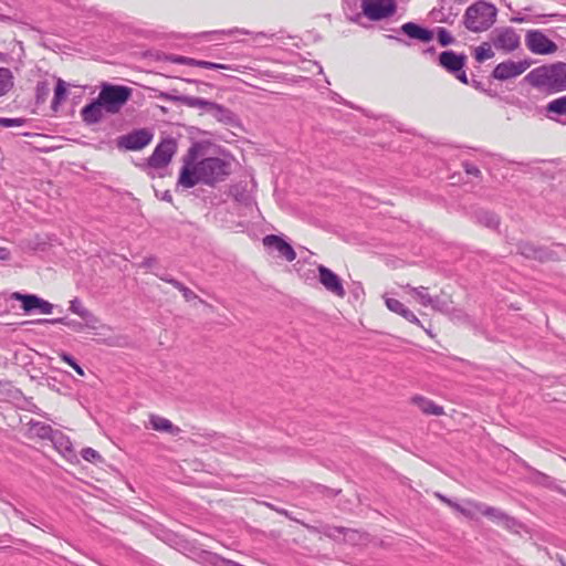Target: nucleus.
Listing matches in <instances>:
<instances>
[{"instance_id": "nucleus-18", "label": "nucleus", "mask_w": 566, "mask_h": 566, "mask_svg": "<svg viewBox=\"0 0 566 566\" xmlns=\"http://www.w3.org/2000/svg\"><path fill=\"white\" fill-rule=\"evenodd\" d=\"M474 507L484 516L490 517L499 524H503L507 528H513L516 525V521L514 518L507 516L503 511L496 507L483 504H474Z\"/></svg>"}, {"instance_id": "nucleus-7", "label": "nucleus", "mask_w": 566, "mask_h": 566, "mask_svg": "<svg viewBox=\"0 0 566 566\" xmlns=\"http://www.w3.org/2000/svg\"><path fill=\"white\" fill-rule=\"evenodd\" d=\"M154 134L147 128L134 129L117 138V147L126 150H140L151 143Z\"/></svg>"}, {"instance_id": "nucleus-23", "label": "nucleus", "mask_w": 566, "mask_h": 566, "mask_svg": "<svg viewBox=\"0 0 566 566\" xmlns=\"http://www.w3.org/2000/svg\"><path fill=\"white\" fill-rule=\"evenodd\" d=\"M149 423L154 430L159 432H167L171 436H178L181 431V429L175 426L169 419L158 415H150Z\"/></svg>"}, {"instance_id": "nucleus-29", "label": "nucleus", "mask_w": 566, "mask_h": 566, "mask_svg": "<svg viewBox=\"0 0 566 566\" xmlns=\"http://www.w3.org/2000/svg\"><path fill=\"white\" fill-rule=\"evenodd\" d=\"M185 105L192 108H199L203 113L208 114V112L211 109L214 102L205 99L202 97L197 96H189L188 98H184Z\"/></svg>"}, {"instance_id": "nucleus-12", "label": "nucleus", "mask_w": 566, "mask_h": 566, "mask_svg": "<svg viewBox=\"0 0 566 566\" xmlns=\"http://www.w3.org/2000/svg\"><path fill=\"white\" fill-rule=\"evenodd\" d=\"M262 243L268 250L276 251L279 256L289 262L296 259V253L292 245L280 235L268 234L262 239Z\"/></svg>"}, {"instance_id": "nucleus-3", "label": "nucleus", "mask_w": 566, "mask_h": 566, "mask_svg": "<svg viewBox=\"0 0 566 566\" xmlns=\"http://www.w3.org/2000/svg\"><path fill=\"white\" fill-rule=\"evenodd\" d=\"M497 9L494 4L480 0L471 4L464 13V25L472 32L488 30L495 22Z\"/></svg>"}, {"instance_id": "nucleus-11", "label": "nucleus", "mask_w": 566, "mask_h": 566, "mask_svg": "<svg viewBox=\"0 0 566 566\" xmlns=\"http://www.w3.org/2000/svg\"><path fill=\"white\" fill-rule=\"evenodd\" d=\"M528 67L530 62L526 60L518 62L509 60L497 64L492 72V76L496 80L505 81L521 75Z\"/></svg>"}, {"instance_id": "nucleus-37", "label": "nucleus", "mask_w": 566, "mask_h": 566, "mask_svg": "<svg viewBox=\"0 0 566 566\" xmlns=\"http://www.w3.org/2000/svg\"><path fill=\"white\" fill-rule=\"evenodd\" d=\"M174 287L181 292L184 298L187 302H191L198 298V295L192 290L184 285L181 282H174Z\"/></svg>"}, {"instance_id": "nucleus-4", "label": "nucleus", "mask_w": 566, "mask_h": 566, "mask_svg": "<svg viewBox=\"0 0 566 566\" xmlns=\"http://www.w3.org/2000/svg\"><path fill=\"white\" fill-rule=\"evenodd\" d=\"M132 96V88L124 85L103 84L97 98L109 114L118 113Z\"/></svg>"}, {"instance_id": "nucleus-13", "label": "nucleus", "mask_w": 566, "mask_h": 566, "mask_svg": "<svg viewBox=\"0 0 566 566\" xmlns=\"http://www.w3.org/2000/svg\"><path fill=\"white\" fill-rule=\"evenodd\" d=\"M318 280L319 283L332 294L344 297L346 292L343 286L340 277L335 274L332 270L326 268L325 265H318Z\"/></svg>"}, {"instance_id": "nucleus-44", "label": "nucleus", "mask_w": 566, "mask_h": 566, "mask_svg": "<svg viewBox=\"0 0 566 566\" xmlns=\"http://www.w3.org/2000/svg\"><path fill=\"white\" fill-rule=\"evenodd\" d=\"M11 256V252L8 248L0 247V260L8 261Z\"/></svg>"}, {"instance_id": "nucleus-6", "label": "nucleus", "mask_w": 566, "mask_h": 566, "mask_svg": "<svg viewBox=\"0 0 566 566\" xmlns=\"http://www.w3.org/2000/svg\"><path fill=\"white\" fill-rule=\"evenodd\" d=\"M365 17L371 21H380L392 17L397 11L395 0H361Z\"/></svg>"}, {"instance_id": "nucleus-14", "label": "nucleus", "mask_w": 566, "mask_h": 566, "mask_svg": "<svg viewBox=\"0 0 566 566\" xmlns=\"http://www.w3.org/2000/svg\"><path fill=\"white\" fill-rule=\"evenodd\" d=\"M520 35L515 32L514 29L503 28L495 31V36L493 38V45L497 50L512 52L520 46Z\"/></svg>"}, {"instance_id": "nucleus-49", "label": "nucleus", "mask_w": 566, "mask_h": 566, "mask_svg": "<svg viewBox=\"0 0 566 566\" xmlns=\"http://www.w3.org/2000/svg\"><path fill=\"white\" fill-rule=\"evenodd\" d=\"M449 505L451 507L455 509L457 511L461 512L464 515H470V513L465 509L461 507L458 503H454L451 501V504H449Z\"/></svg>"}, {"instance_id": "nucleus-24", "label": "nucleus", "mask_w": 566, "mask_h": 566, "mask_svg": "<svg viewBox=\"0 0 566 566\" xmlns=\"http://www.w3.org/2000/svg\"><path fill=\"white\" fill-rule=\"evenodd\" d=\"M412 293V295L418 300V302L423 306H431L434 310H440L439 300L432 297L428 293V289L424 286L412 287L410 285L407 286Z\"/></svg>"}, {"instance_id": "nucleus-41", "label": "nucleus", "mask_w": 566, "mask_h": 566, "mask_svg": "<svg viewBox=\"0 0 566 566\" xmlns=\"http://www.w3.org/2000/svg\"><path fill=\"white\" fill-rule=\"evenodd\" d=\"M82 458L90 462H95L102 459L101 454L92 449V448H85L82 450Z\"/></svg>"}, {"instance_id": "nucleus-16", "label": "nucleus", "mask_w": 566, "mask_h": 566, "mask_svg": "<svg viewBox=\"0 0 566 566\" xmlns=\"http://www.w3.org/2000/svg\"><path fill=\"white\" fill-rule=\"evenodd\" d=\"M399 31L406 34L409 39L417 40L422 43H429L433 40L434 33L432 30L423 28L415 22L403 23Z\"/></svg>"}, {"instance_id": "nucleus-5", "label": "nucleus", "mask_w": 566, "mask_h": 566, "mask_svg": "<svg viewBox=\"0 0 566 566\" xmlns=\"http://www.w3.org/2000/svg\"><path fill=\"white\" fill-rule=\"evenodd\" d=\"M467 60L468 57L465 54L449 50L439 54L438 64L461 83L469 84V78L464 71Z\"/></svg>"}, {"instance_id": "nucleus-33", "label": "nucleus", "mask_w": 566, "mask_h": 566, "mask_svg": "<svg viewBox=\"0 0 566 566\" xmlns=\"http://www.w3.org/2000/svg\"><path fill=\"white\" fill-rule=\"evenodd\" d=\"M478 218L488 228H496L500 223L497 216L490 211H481Z\"/></svg>"}, {"instance_id": "nucleus-53", "label": "nucleus", "mask_w": 566, "mask_h": 566, "mask_svg": "<svg viewBox=\"0 0 566 566\" xmlns=\"http://www.w3.org/2000/svg\"><path fill=\"white\" fill-rule=\"evenodd\" d=\"M13 512H14V514H15L18 517H20V518L24 520L23 512H21V511H20V510H18L17 507H13Z\"/></svg>"}, {"instance_id": "nucleus-25", "label": "nucleus", "mask_w": 566, "mask_h": 566, "mask_svg": "<svg viewBox=\"0 0 566 566\" xmlns=\"http://www.w3.org/2000/svg\"><path fill=\"white\" fill-rule=\"evenodd\" d=\"M412 401L426 415H443V408L441 406L436 405L430 399L417 396L412 399Z\"/></svg>"}, {"instance_id": "nucleus-10", "label": "nucleus", "mask_w": 566, "mask_h": 566, "mask_svg": "<svg viewBox=\"0 0 566 566\" xmlns=\"http://www.w3.org/2000/svg\"><path fill=\"white\" fill-rule=\"evenodd\" d=\"M11 297L22 303V308L25 313H31L38 310L42 314H51L53 311V304L35 294H22L20 292H14Z\"/></svg>"}, {"instance_id": "nucleus-28", "label": "nucleus", "mask_w": 566, "mask_h": 566, "mask_svg": "<svg viewBox=\"0 0 566 566\" xmlns=\"http://www.w3.org/2000/svg\"><path fill=\"white\" fill-rule=\"evenodd\" d=\"M14 84V77L10 69L0 67V97L4 96Z\"/></svg>"}, {"instance_id": "nucleus-30", "label": "nucleus", "mask_w": 566, "mask_h": 566, "mask_svg": "<svg viewBox=\"0 0 566 566\" xmlns=\"http://www.w3.org/2000/svg\"><path fill=\"white\" fill-rule=\"evenodd\" d=\"M66 95H67L66 83L63 80L57 78L56 86L54 88V97H53V101H52V108L54 111H56L59 105L63 101H65Z\"/></svg>"}, {"instance_id": "nucleus-46", "label": "nucleus", "mask_w": 566, "mask_h": 566, "mask_svg": "<svg viewBox=\"0 0 566 566\" xmlns=\"http://www.w3.org/2000/svg\"><path fill=\"white\" fill-rule=\"evenodd\" d=\"M538 19V22H545L544 19L546 18H563V15L558 13H552V14H541L536 17Z\"/></svg>"}, {"instance_id": "nucleus-42", "label": "nucleus", "mask_w": 566, "mask_h": 566, "mask_svg": "<svg viewBox=\"0 0 566 566\" xmlns=\"http://www.w3.org/2000/svg\"><path fill=\"white\" fill-rule=\"evenodd\" d=\"M159 98L164 99V101H169V102H178V103L185 105L184 98H188V95H175V94H171L168 92H161L159 94Z\"/></svg>"}, {"instance_id": "nucleus-55", "label": "nucleus", "mask_w": 566, "mask_h": 566, "mask_svg": "<svg viewBox=\"0 0 566 566\" xmlns=\"http://www.w3.org/2000/svg\"><path fill=\"white\" fill-rule=\"evenodd\" d=\"M438 497L443 501L444 503H447L448 505L451 504V500L447 499L444 495H441V494H437Z\"/></svg>"}, {"instance_id": "nucleus-32", "label": "nucleus", "mask_w": 566, "mask_h": 566, "mask_svg": "<svg viewBox=\"0 0 566 566\" xmlns=\"http://www.w3.org/2000/svg\"><path fill=\"white\" fill-rule=\"evenodd\" d=\"M33 428L35 429L36 434L42 439H49L53 440L54 434L57 433V431L53 430V428L50 424H45L42 422H36Z\"/></svg>"}, {"instance_id": "nucleus-17", "label": "nucleus", "mask_w": 566, "mask_h": 566, "mask_svg": "<svg viewBox=\"0 0 566 566\" xmlns=\"http://www.w3.org/2000/svg\"><path fill=\"white\" fill-rule=\"evenodd\" d=\"M517 252L526 259L547 261L553 259V252L543 247H536L530 242L522 241L517 244Z\"/></svg>"}, {"instance_id": "nucleus-51", "label": "nucleus", "mask_w": 566, "mask_h": 566, "mask_svg": "<svg viewBox=\"0 0 566 566\" xmlns=\"http://www.w3.org/2000/svg\"><path fill=\"white\" fill-rule=\"evenodd\" d=\"M163 200L165 201H168V202H171L172 201V196L169 191H165L163 197H161Z\"/></svg>"}, {"instance_id": "nucleus-27", "label": "nucleus", "mask_w": 566, "mask_h": 566, "mask_svg": "<svg viewBox=\"0 0 566 566\" xmlns=\"http://www.w3.org/2000/svg\"><path fill=\"white\" fill-rule=\"evenodd\" d=\"M36 323L62 324V325L67 326L71 329H73L74 332H77V333H80L84 328H86L85 322L81 323V322H77V321H74V319H70L67 317H59V318H51V319H38Z\"/></svg>"}, {"instance_id": "nucleus-43", "label": "nucleus", "mask_w": 566, "mask_h": 566, "mask_svg": "<svg viewBox=\"0 0 566 566\" xmlns=\"http://www.w3.org/2000/svg\"><path fill=\"white\" fill-rule=\"evenodd\" d=\"M462 167L468 175H471L474 177H480V175H481L480 169L471 163L465 161L462 164Z\"/></svg>"}, {"instance_id": "nucleus-50", "label": "nucleus", "mask_w": 566, "mask_h": 566, "mask_svg": "<svg viewBox=\"0 0 566 566\" xmlns=\"http://www.w3.org/2000/svg\"><path fill=\"white\" fill-rule=\"evenodd\" d=\"M155 263H156V258H147L143 261L142 265L145 268H150Z\"/></svg>"}, {"instance_id": "nucleus-59", "label": "nucleus", "mask_w": 566, "mask_h": 566, "mask_svg": "<svg viewBox=\"0 0 566 566\" xmlns=\"http://www.w3.org/2000/svg\"><path fill=\"white\" fill-rule=\"evenodd\" d=\"M541 478H542L543 480L548 479V476H547V475H545V474H541Z\"/></svg>"}, {"instance_id": "nucleus-22", "label": "nucleus", "mask_w": 566, "mask_h": 566, "mask_svg": "<svg viewBox=\"0 0 566 566\" xmlns=\"http://www.w3.org/2000/svg\"><path fill=\"white\" fill-rule=\"evenodd\" d=\"M385 303L389 311L402 316L405 319H407L410 323H413L416 325H421L420 321L413 314V312H411L408 307H406L400 301L392 298V297H387Z\"/></svg>"}, {"instance_id": "nucleus-26", "label": "nucleus", "mask_w": 566, "mask_h": 566, "mask_svg": "<svg viewBox=\"0 0 566 566\" xmlns=\"http://www.w3.org/2000/svg\"><path fill=\"white\" fill-rule=\"evenodd\" d=\"M212 117H214L218 122L224 124H231L234 122V114L229 108L224 107L221 104L213 103L211 109L208 112Z\"/></svg>"}, {"instance_id": "nucleus-2", "label": "nucleus", "mask_w": 566, "mask_h": 566, "mask_svg": "<svg viewBox=\"0 0 566 566\" xmlns=\"http://www.w3.org/2000/svg\"><path fill=\"white\" fill-rule=\"evenodd\" d=\"M525 81L548 93L566 91V63L556 62L535 67L527 73Z\"/></svg>"}, {"instance_id": "nucleus-57", "label": "nucleus", "mask_w": 566, "mask_h": 566, "mask_svg": "<svg viewBox=\"0 0 566 566\" xmlns=\"http://www.w3.org/2000/svg\"><path fill=\"white\" fill-rule=\"evenodd\" d=\"M4 60V53L0 52V62Z\"/></svg>"}, {"instance_id": "nucleus-21", "label": "nucleus", "mask_w": 566, "mask_h": 566, "mask_svg": "<svg viewBox=\"0 0 566 566\" xmlns=\"http://www.w3.org/2000/svg\"><path fill=\"white\" fill-rule=\"evenodd\" d=\"M103 104L98 98L85 105L81 111L83 122L88 125L98 123L103 117Z\"/></svg>"}, {"instance_id": "nucleus-34", "label": "nucleus", "mask_w": 566, "mask_h": 566, "mask_svg": "<svg viewBox=\"0 0 566 566\" xmlns=\"http://www.w3.org/2000/svg\"><path fill=\"white\" fill-rule=\"evenodd\" d=\"M493 55H494V53L488 43H483L482 45H480L475 49L474 56L478 62H483L485 60H489Z\"/></svg>"}, {"instance_id": "nucleus-36", "label": "nucleus", "mask_w": 566, "mask_h": 566, "mask_svg": "<svg viewBox=\"0 0 566 566\" xmlns=\"http://www.w3.org/2000/svg\"><path fill=\"white\" fill-rule=\"evenodd\" d=\"M198 67L209 69V70H230L234 71V67L232 65L228 64H221V63H214L210 61H203L199 60L197 63Z\"/></svg>"}, {"instance_id": "nucleus-19", "label": "nucleus", "mask_w": 566, "mask_h": 566, "mask_svg": "<svg viewBox=\"0 0 566 566\" xmlns=\"http://www.w3.org/2000/svg\"><path fill=\"white\" fill-rule=\"evenodd\" d=\"M546 117L556 123L565 124L560 116H566V95L552 99L545 106Z\"/></svg>"}, {"instance_id": "nucleus-52", "label": "nucleus", "mask_w": 566, "mask_h": 566, "mask_svg": "<svg viewBox=\"0 0 566 566\" xmlns=\"http://www.w3.org/2000/svg\"><path fill=\"white\" fill-rule=\"evenodd\" d=\"M434 53H436L434 46H429V48L423 50V54L433 55Z\"/></svg>"}, {"instance_id": "nucleus-39", "label": "nucleus", "mask_w": 566, "mask_h": 566, "mask_svg": "<svg viewBox=\"0 0 566 566\" xmlns=\"http://www.w3.org/2000/svg\"><path fill=\"white\" fill-rule=\"evenodd\" d=\"M168 60L176 64H185V65H191V66H197V63L199 61V60L182 56V55H170L168 57Z\"/></svg>"}, {"instance_id": "nucleus-35", "label": "nucleus", "mask_w": 566, "mask_h": 566, "mask_svg": "<svg viewBox=\"0 0 566 566\" xmlns=\"http://www.w3.org/2000/svg\"><path fill=\"white\" fill-rule=\"evenodd\" d=\"M437 36H438L439 43L442 46L451 45L455 41L454 38L451 35V33L442 27L437 28Z\"/></svg>"}, {"instance_id": "nucleus-38", "label": "nucleus", "mask_w": 566, "mask_h": 566, "mask_svg": "<svg viewBox=\"0 0 566 566\" xmlns=\"http://www.w3.org/2000/svg\"><path fill=\"white\" fill-rule=\"evenodd\" d=\"M60 358L69 364L80 376H84V369L76 363V360L67 353H61Z\"/></svg>"}, {"instance_id": "nucleus-8", "label": "nucleus", "mask_w": 566, "mask_h": 566, "mask_svg": "<svg viewBox=\"0 0 566 566\" xmlns=\"http://www.w3.org/2000/svg\"><path fill=\"white\" fill-rule=\"evenodd\" d=\"M177 151V144L172 138L161 140L154 149L148 158V166L151 168H165L171 161L172 156Z\"/></svg>"}, {"instance_id": "nucleus-40", "label": "nucleus", "mask_w": 566, "mask_h": 566, "mask_svg": "<svg viewBox=\"0 0 566 566\" xmlns=\"http://www.w3.org/2000/svg\"><path fill=\"white\" fill-rule=\"evenodd\" d=\"M24 123H25V119H23V118L0 117V126H2V127H19V126H23Z\"/></svg>"}, {"instance_id": "nucleus-45", "label": "nucleus", "mask_w": 566, "mask_h": 566, "mask_svg": "<svg viewBox=\"0 0 566 566\" xmlns=\"http://www.w3.org/2000/svg\"><path fill=\"white\" fill-rule=\"evenodd\" d=\"M161 281L164 282H167L169 284H171L174 286V282H179L178 280L171 277L170 275H159V274H156Z\"/></svg>"}, {"instance_id": "nucleus-54", "label": "nucleus", "mask_w": 566, "mask_h": 566, "mask_svg": "<svg viewBox=\"0 0 566 566\" xmlns=\"http://www.w3.org/2000/svg\"><path fill=\"white\" fill-rule=\"evenodd\" d=\"M513 22H517V23H522V22H525L526 19L523 18V17H515L512 19Z\"/></svg>"}, {"instance_id": "nucleus-48", "label": "nucleus", "mask_w": 566, "mask_h": 566, "mask_svg": "<svg viewBox=\"0 0 566 566\" xmlns=\"http://www.w3.org/2000/svg\"><path fill=\"white\" fill-rule=\"evenodd\" d=\"M449 505L451 507L455 509L457 511L461 512L464 515H470V513L465 509L461 507L458 503H454L451 501V504H449Z\"/></svg>"}, {"instance_id": "nucleus-15", "label": "nucleus", "mask_w": 566, "mask_h": 566, "mask_svg": "<svg viewBox=\"0 0 566 566\" xmlns=\"http://www.w3.org/2000/svg\"><path fill=\"white\" fill-rule=\"evenodd\" d=\"M69 310L73 314L80 316L85 322L86 328L92 331L98 328L99 318L96 315H94L90 310H87L80 298L74 297L73 300H71Z\"/></svg>"}, {"instance_id": "nucleus-1", "label": "nucleus", "mask_w": 566, "mask_h": 566, "mask_svg": "<svg viewBox=\"0 0 566 566\" xmlns=\"http://www.w3.org/2000/svg\"><path fill=\"white\" fill-rule=\"evenodd\" d=\"M205 146L193 143L182 158V167L178 178V186L189 189L202 182L214 186L226 180L231 174L232 163L229 158L203 156Z\"/></svg>"}, {"instance_id": "nucleus-20", "label": "nucleus", "mask_w": 566, "mask_h": 566, "mask_svg": "<svg viewBox=\"0 0 566 566\" xmlns=\"http://www.w3.org/2000/svg\"><path fill=\"white\" fill-rule=\"evenodd\" d=\"M230 193L238 203L248 209H252L255 206L254 197L251 190L248 189L247 184L240 182L232 186Z\"/></svg>"}, {"instance_id": "nucleus-47", "label": "nucleus", "mask_w": 566, "mask_h": 566, "mask_svg": "<svg viewBox=\"0 0 566 566\" xmlns=\"http://www.w3.org/2000/svg\"><path fill=\"white\" fill-rule=\"evenodd\" d=\"M468 85H472L475 90H479V91H482V92L485 91L484 87L482 86V83L480 81H476V80L469 81Z\"/></svg>"}, {"instance_id": "nucleus-31", "label": "nucleus", "mask_w": 566, "mask_h": 566, "mask_svg": "<svg viewBox=\"0 0 566 566\" xmlns=\"http://www.w3.org/2000/svg\"><path fill=\"white\" fill-rule=\"evenodd\" d=\"M51 86L48 81H39L35 86V101L38 104H42L46 101L50 95Z\"/></svg>"}, {"instance_id": "nucleus-9", "label": "nucleus", "mask_w": 566, "mask_h": 566, "mask_svg": "<svg viewBox=\"0 0 566 566\" xmlns=\"http://www.w3.org/2000/svg\"><path fill=\"white\" fill-rule=\"evenodd\" d=\"M525 44L534 54L546 55L557 51L556 43L539 30H530L525 36Z\"/></svg>"}, {"instance_id": "nucleus-56", "label": "nucleus", "mask_w": 566, "mask_h": 566, "mask_svg": "<svg viewBox=\"0 0 566 566\" xmlns=\"http://www.w3.org/2000/svg\"><path fill=\"white\" fill-rule=\"evenodd\" d=\"M557 560H558L563 566H565V565H566L565 559H564V557H563V556H557Z\"/></svg>"}, {"instance_id": "nucleus-58", "label": "nucleus", "mask_w": 566, "mask_h": 566, "mask_svg": "<svg viewBox=\"0 0 566 566\" xmlns=\"http://www.w3.org/2000/svg\"><path fill=\"white\" fill-rule=\"evenodd\" d=\"M398 42H401V43H405V44H408L407 42H405L402 39H399V38H395Z\"/></svg>"}, {"instance_id": "nucleus-60", "label": "nucleus", "mask_w": 566, "mask_h": 566, "mask_svg": "<svg viewBox=\"0 0 566 566\" xmlns=\"http://www.w3.org/2000/svg\"><path fill=\"white\" fill-rule=\"evenodd\" d=\"M565 566H566V564H565Z\"/></svg>"}]
</instances>
